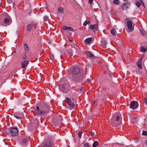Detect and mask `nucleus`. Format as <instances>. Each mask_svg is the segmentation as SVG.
<instances>
[{
	"label": "nucleus",
	"mask_w": 147,
	"mask_h": 147,
	"mask_svg": "<svg viewBox=\"0 0 147 147\" xmlns=\"http://www.w3.org/2000/svg\"><path fill=\"white\" fill-rule=\"evenodd\" d=\"M65 101L67 103L68 107L70 109L74 107L75 102L73 98L70 99L69 98H66L65 100Z\"/></svg>",
	"instance_id": "obj_1"
},
{
	"label": "nucleus",
	"mask_w": 147,
	"mask_h": 147,
	"mask_svg": "<svg viewBox=\"0 0 147 147\" xmlns=\"http://www.w3.org/2000/svg\"><path fill=\"white\" fill-rule=\"evenodd\" d=\"M9 131L11 135L12 136H16L18 134V130L16 127H12L9 128Z\"/></svg>",
	"instance_id": "obj_2"
},
{
	"label": "nucleus",
	"mask_w": 147,
	"mask_h": 147,
	"mask_svg": "<svg viewBox=\"0 0 147 147\" xmlns=\"http://www.w3.org/2000/svg\"><path fill=\"white\" fill-rule=\"evenodd\" d=\"M46 112V111L42 107H37L35 110V113L37 115L45 114Z\"/></svg>",
	"instance_id": "obj_3"
},
{
	"label": "nucleus",
	"mask_w": 147,
	"mask_h": 147,
	"mask_svg": "<svg viewBox=\"0 0 147 147\" xmlns=\"http://www.w3.org/2000/svg\"><path fill=\"white\" fill-rule=\"evenodd\" d=\"M138 106V102L135 101H133L130 104V107L133 109H136Z\"/></svg>",
	"instance_id": "obj_4"
},
{
	"label": "nucleus",
	"mask_w": 147,
	"mask_h": 147,
	"mask_svg": "<svg viewBox=\"0 0 147 147\" xmlns=\"http://www.w3.org/2000/svg\"><path fill=\"white\" fill-rule=\"evenodd\" d=\"M29 63V60H25L21 62L22 67L23 68H26V67Z\"/></svg>",
	"instance_id": "obj_5"
},
{
	"label": "nucleus",
	"mask_w": 147,
	"mask_h": 147,
	"mask_svg": "<svg viewBox=\"0 0 147 147\" xmlns=\"http://www.w3.org/2000/svg\"><path fill=\"white\" fill-rule=\"evenodd\" d=\"M127 24L128 28L129 30V31H132L134 29V27L133 28L132 27V24L131 22L130 21H127Z\"/></svg>",
	"instance_id": "obj_6"
},
{
	"label": "nucleus",
	"mask_w": 147,
	"mask_h": 147,
	"mask_svg": "<svg viewBox=\"0 0 147 147\" xmlns=\"http://www.w3.org/2000/svg\"><path fill=\"white\" fill-rule=\"evenodd\" d=\"M80 71V69L77 67H75L72 71L73 74L75 75L78 74Z\"/></svg>",
	"instance_id": "obj_7"
},
{
	"label": "nucleus",
	"mask_w": 147,
	"mask_h": 147,
	"mask_svg": "<svg viewBox=\"0 0 147 147\" xmlns=\"http://www.w3.org/2000/svg\"><path fill=\"white\" fill-rule=\"evenodd\" d=\"M143 57H140L138 60V61L137 62L136 64L138 66V68L140 69H142V60Z\"/></svg>",
	"instance_id": "obj_8"
},
{
	"label": "nucleus",
	"mask_w": 147,
	"mask_h": 147,
	"mask_svg": "<svg viewBox=\"0 0 147 147\" xmlns=\"http://www.w3.org/2000/svg\"><path fill=\"white\" fill-rule=\"evenodd\" d=\"M11 22V19L10 17L6 18L4 19V22L5 24L9 25Z\"/></svg>",
	"instance_id": "obj_9"
},
{
	"label": "nucleus",
	"mask_w": 147,
	"mask_h": 147,
	"mask_svg": "<svg viewBox=\"0 0 147 147\" xmlns=\"http://www.w3.org/2000/svg\"><path fill=\"white\" fill-rule=\"evenodd\" d=\"M130 5V3L128 2H127L123 5L121 7L123 10H126L127 9L129 8Z\"/></svg>",
	"instance_id": "obj_10"
},
{
	"label": "nucleus",
	"mask_w": 147,
	"mask_h": 147,
	"mask_svg": "<svg viewBox=\"0 0 147 147\" xmlns=\"http://www.w3.org/2000/svg\"><path fill=\"white\" fill-rule=\"evenodd\" d=\"M42 147H53V145L51 142H48L42 145Z\"/></svg>",
	"instance_id": "obj_11"
},
{
	"label": "nucleus",
	"mask_w": 147,
	"mask_h": 147,
	"mask_svg": "<svg viewBox=\"0 0 147 147\" xmlns=\"http://www.w3.org/2000/svg\"><path fill=\"white\" fill-rule=\"evenodd\" d=\"M62 28L65 31H66L67 30L71 31H73V29L70 27L63 26H62Z\"/></svg>",
	"instance_id": "obj_12"
},
{
	"label": "nucleus",
	"mask_w": 147,
	"mask_h": 147,
	"mask_svg": "<svg viewBox=\"0 0 147 147\" xmlns=\"http://www.w3.org/2000/svg\"><path fill=\"white\" fill-rule=\"evenodd\" d=\"M90 28L93 30H96L98 28V25L96 24L94 25H91Z\"/></svg>",
	"instance_id": "obj_13"
},
{
	"label": "nucleus",
	"mask_w": 147,
	"mask_h": 147,
	"mask_svg": "<svg viewBox=\"0 0 147 147\" xmlns=\"http://www.w3.org/2000/svg\"><path fill=\"white\" fill-rule=\"evenodd\" d=\"M24 48L25 51V52L27 53L29 51V49L26 43H25L24 45Z\"/></svg>",
	"instance_id": "obj_14"
},
{
	"label": "nucleus",
	"mask_w": 147,
	"mask_h": 147,
	"mask_svg": "<svg viewBox=\"0 0 147 147\" xmlns=\"http://www.w3.org/2000/svg\"><path fill=\"white\" fill-rule=\"evenodd\" d=\"M14 117L18 119H21L22 117V114L20 115L19 116L17 114H15L14 115Z\"/></svg>",
	"instance_id": "obj_15"
},
{
	"label": "nucleus",
	"mask_w": 147,
	"mask_h": 147,
	"mask_svg": "<svg viewBox=\"0 0 147 147\" xmlns=\"http://www.w3.org/2000/svg\"><path fill=\"white\" fill-rule=\"evenodd\" d=\"M32 29V28L31 25L30 24H29L27 27V30L28 31H31Z\"/></svg>",
	"instance_id": "obj_16"
},
{
	"label": "nucleus",
	"mask_w": 147,
	"mask_h": 147,
	"mask_svg": "<svg viewBox=\"0 0 147 147\" xmlns=\"http://www.w3.org/2000/svg\"><path fill=\"white\" fill-rule=\"evenodd\" d=\"M58 12L59 13H63V9L62 7H60L58 9Z\"/></svg>",
	"instance_id": "obj_17"
},
{
	"label": "nucleus",
	"mask_w": 147,
	"mask_h": 147,
	"mask_svg": "<svg viewBox=\"0 0 147 147\" xmlns=\"http://www.w3.org/2000/svg\"><path fill=\"white\" fill-rule=\"evenodd\" d=\"M141 50L143 52H145L146 51V48L145 46H142L141 47Z\"/></svg>",
	"instance_id": "obj_18"
},
{
	"label": "nucleus",
	"mask_w": 147,
	"mask_h": 147,
	"mask_svg": "<svg viewBox=\"0 0 147 147\" xmlns=\"http://www.w3.org/2000/svg\"><path fill=\"white\" fill-rule=\"evenodd\" d=\"M92 38H89L86 39L85 40V41L86 42H87V43H89L92 41Z\"/></svg>",
	"instance_id": "obj_19"
},
{
	"label": "nucleus",
	"mask_w": 147,
	"mask_h": 147,
	"mask_svg": "<svg viewBox=\"0 0 147 147\" xmlns=\"http://www.w3.org/2000/svg\"><path fill=\"white\" fill-rule=\"evenodd\" d=\"M87 55L91 58H93L94 56L92 55V54L90 52H88L87 53Z\"/></svg>",
	"instance_id": "obj_20"
},
{
	"label": "nucleus",
	"mask_w": 147,
	"mask_h": 147,
	"mask_svg": "<svg viewBox=\"0 0 147 147\" xmlns=\"http://www.w3.org/2000/svg\"><path fill=\"white\" fill-rule=\"evenodd\" d=\"M98 143L97 141L94 142L92 145L93 147H96L98 146Z\"/></svg>",
	"instance_id": "obj_21"
},
{
	"label": "nucleus",
	"mask_w": 147,
	"mask_h": 147,
	"mask_svg": "<svg viewBox=\"0 0 147 147\" xmlns=\"http://www.w3.org/2000/svg\"><path fill=\"white\" fill-rule=\"evenodd\" d=\"M140 31L141 34L142 35H145V31L143 29L140 28Z\"/></svg>",
	"instance_id": "obj_22"
},
{
	"label": "nucleus",
	"mask_w": 147,
	"mask_h": 147,
	"mask_svg": "<svg viewBox=\"0 0 147 147\" xmlns=\"http://www.w3.org/2000/svg\"><path fill=\"white\" fill-rule=\"evenodd\" d=\"M20 57L24 59H25L26 58V54L25 53L23 54V55H22L20 56Z\"/></svg>",
	"instance_id": "obj_23"
},
{
	"label": "nucleus",
	"mask_w": 147,
	"mask_h": 147,
	"mask_svg": "<svg viewBox=\"0 0 147 147\" xmlns=\"http://www.w3.org/2000/svg\"><path fill=\"white\" fill-rule=\"evenodd\" d=\"M111 33L113 35H115V29H113L111 30Z\"/></svg>",
	"instance_id": "obj_24"
},
{
	"label": "nucleus",
	"mask_w": 147,
	"mask_h": 147,
	"mask_svg": "<svg viewBox=\"0 0 147 147\" xmlns=\"http://www.w3.org/2000/svg\"><path fill=\"white\" fill-rule=\"evenodd\" d=\"M113 3V4L116 5H119V0H114Z\"/></svg>",
	"instance_id": "obj_25"
},
{
	"label": "nucleus",
	"mask_w": 147,
	"mask_h": 147,
	"mask_svg": "<svg viewBox=\"0 0 147 147\" xmlns=\"http://www.w3.org/2000/svg\"><path fill=\"white\" fill-rule=\"evenodd\" d=\"M27 142V140L26 138L22 140V144H26Z\"/></svg>",
	"instance_id": "obj_26"
},
{
	"label": "nucleus",
	"mask_w": 147,
	"mask_h": 147,
	"mask_svg": "<svg viewBox=\"0 0 147 147\" xmlns=\"http://www.w3.org/2000/svg\"><path fill=\"white\" fill-rule=\"evenodd\" d=\"M90 23V21H87V20H86L84 23L83 25L85 26H86L87 24H89Z\"/></svg>",
	"instance_id": "obj_27"
},
{
	"label": "nucleus",
	"mask_w": 147,
	"mask_h": 147,
	"mask_svg": "<svg viewBox=\"0 0 147 147\" xmlns=\"http://www.w3.org/2000/svg\"><path fill=\"white\" fill-rule=\"evenodd\" d=\"M144 102L145 103V105H147V98H144L142 99Z\"/></svg>",
	"instance_id": "obj_28"
},
{
	"label": "nucleus",
	"mask_w": 147,
	"mask_h": 147,
	"mask_svg": "<svg viewBox=\"0 0 147 147\" xmlns=\"http://www.w3.org/2000/svg\"><path fill=\"white\" fill-rule=\"evenodd\" d=\"M136 5L137 6V7H139L141 5V2L140 1V2H136Z\"/></svg>",
	"instance_id": "obj_29"
},
{
	"label": "nucleus",
	"mask_w": 147,
	"mask_h": 147,
	"mask_svg": "<svg viewBox=\"0 0 147 147\" xmlns=\"http://www.w3.org/2000/svg\"><path fill=\"white\" fill-rule=\"evenodd\" d=\"M82 132L81 131H80L78 132V136L80 138H81L82 136Z\"/></svg>",
	"instance_id": "obj_30"
},
{
	"label": "nucleus",
	"mask_w": 147,
	"mask_h": 147,
	"mask_svg": "<svg viewBox=\"0 0 147 147\" xmlns=\"http://www.w3.org/2000/svg\"><path fill=\"white\" fill-rule=\"evenodd\" d=\"M142 134L145 136H147V131H143L142 132Z\"/></svg>",
	"instance_id": "obj_31"
},
{
	"label": "nucleus",
	"mask_w": 147,
	"mask_h": 147,
	"mask_svg": "<svg viewBox=\"0 0 147 147\" xmlns=\"http://www.w3.org/2000/svg\"><path fill=\"white\" fill-rule=\"evenodd\" d=\"M49 58L51 60V61H52V60L54 59V57L53 55H50L49 56Z\"/></svg>",
	"instance_id": "obj_32"
},
{
	"label": "nucleus",
	"mask_w": 147,
	"mask_h": 147,
	"mask_svg": "<svg viewBox=\"0 0 147 147\" xmlns=\"http://www.w3.org/2000/svg\"><path fill=\"white\" fill-rule=\"evenodd\" d=\"M90 135L91 136H92V137H93L95 135V134L94 133H92V132H91L90 133Z\"/></svg>",
	"instance_id": "obj_33"
},
{
	"label": "nucleus",
	"mask_w": 147,
	"mask_h": 147,
	"mask_svg": "<svg viewBox=\"0 0 147 147\" xmlns=\"http://www.w3.org/2000/svg\"><path fill=\"white\" fill-rule=\"evenodd\" d=\"M84 147H89V145L88 143H86L84 144Z\"/></svg>",
	"instance_id": "obj_34"
},
{
	"label": "nucleus",
	"mask_w": 147,
	"mask_h": 147,
	"mask_svg": "<svg viewBox=\"0 0 147 147\" xmlns=\"http://www.w3.org/2000/svg\"><path fill=\"white\" fill-rule=\"evenodd\" d=\"M119 116H117L116 118V120L117 121H118L119 120Z\"/></svg>",
	"instance_id": "obj_35"
},
{
	"label": "nucleus",
	"mask_w": 147,
	"mask_h": 147,
	"mask_svg": "<svg viewBox=\"0 0 147 147\" xmlns=\"http://www.w3.org/2000/svg\"><path fill=\"white\" fill-rule=\"evenodd\" d=\"M93 2V0H89L88 2L90 3V5H92Z\"/></svg>",
	"instance_id": "obj_36"
},
{
	"label": "nucleus",
	"mask_w": 147,
	"mask_h": 147,
	"mask_svg": "<svg viewBox=\"0 0 147 147\" xmlns=\"http://www.w3.org/2000/svg\"><path fill=\"white\" fill-rule=\"evenodd\" d=\"M60 86L63 88V89H65V86L64 84H62L61 86Z\"/></svg>",
	"instance_id": "obj_37"
},
{
	"label": "nucleus",
	"mask_w": 147,
	"mask_h": 147,
	"mask_svg": "<svg viewBox=\"0 0 147 147\" xmlns=\"http://www.w3.org/2000/svg\"><path fill=\"white\" fill-rule=\"evenodd\" d=\"M140 1L141 2V4L144 7L145 5L143 2L142 1Z\"/></svg>",
	"instance_id": "obj_38"
},
{
	"label": "nucleus",
	"mask_w": 147,
	"mask_h": 147,
	"mask_svg": "<svg viewBox=\"0 0 147 147\" xmlns=\"http://www.w3.org/2000/svg\"><path fill=\"white\" fill-rule=\"evenodd\" d=\"M48 19V18L47 16H45L44 18V20H47Z\"/></svg>",
	"instance_id": "obj_39"
},
{
	"label": "nucleus",
	"mask_w": 147,
	"mask_h": 147,
	"mask_svg": "<svg viewBox=\"0 0 147 147\" xmlns=\"http://www.w3.org/2000/svg\"><path fill=\"white\" fill-rule=\"evenodd\" d=\"M7 1L9 3H11V0H7Z\"/></svg>",
	"instance_id": "obj_40"
},
{
	"label": "nucleus",
	"mask_w": 147,
	"mask_h": 147,
	"mask_svg": "<svg viewBox=\"0 0 147 147\" xmlns=\"http://www.w3.org/2000/svg\"><path fill=\"white\" fill-rule=\"evenodd\" d=\"M87 82L88 83H89L90 82V79H87Z\"/></svg>",
	"instance_id": "obj_41"
},
{
	"label": "nucleus",
	"mask_w": 147,
	"mask_h": 147,
	"mask_svg": "<svg viewBox=\"0 0 147 147\" xmlns=\"http://www.w3.org/2000/svg\"><path fill=\"white\" fill-rule=\"evenodd\" d=\"M81 89H82V88H81L80 89H78V90L79 91H80L81 90Z\"/></svg>",
	"instance_id": "obj_42"
},
{
	"label": "nucleus",
	"mask_w": 147,
	"mask_h": 147,
	"mask_svg": "<svg viewBox=\"0 0 147 147\" xmlns=\"http://www.w3.org/2000/svg\"><path fill=\"white\" fill-rule=\"evenodd\" d=\"M146 144L147 145V140L146 141Z\"/></svg>",
	"instance_id": "obj_43"
},
{
	"label": "nucleus",
	"mask_w": 147,
	"mask_h": 147,
	"mask_svg": "<svg viewBox=\"0 0 147 147\" xmlns=\"http://www.w3.org/2000/svg\"><path fill=\"white\" fill-rule=\"evenodd\" d=\"M72 55H70V56H71Z\"/></svg>",
	"instance_id": "obj_44"
},
{
	"label": "nucleus",
	"mask_w": 147,
	"mask_h": 147,
	"mask_svg": "<svg viewBox=\"0 0 147 147\" xmlns=\"http://www.w3.org/2000/svg\"><path fill=\"white\" fill-rule=\"evenodd\" d=\"M124 0V1H127V0Z\"/></svg>",
	"instance_id": "obj_45"
}]
</instances>
